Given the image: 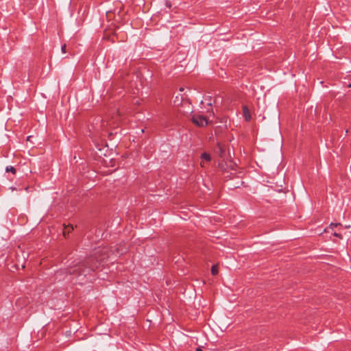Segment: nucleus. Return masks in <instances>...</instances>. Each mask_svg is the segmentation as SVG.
<instances>
[{
    "label": "nucleus",
    "mask_w": 351,
    "mask_h": 351,
    "mask_svg": "<svg viewBox=\"0 0 351 351\" xmlns=\"http://www.w3.org/2000/svg\"><path fill=\"white\" fill-rule=\"evenodd\" d=\"M93 258H89L88 260L83 263H78L75 264L67 269V272L69 274H76L79 277L84 276L86 277L90 274L91 271H93L95 268L97 267V263H93Z\"/></svg>",
    "instance_id": "f257e3e1"
},
{
    "label": "nucleus",
    "mask_w": 351,
    "mask_h": 351,
    "mask_svg": "<svg viewBox=\"0 0 351 351\" xmlns=\"http://www.w3.org/2000/svg\"><path fill=\"white\" fill-rule=\"evenodd\" d=\"M192 122L198 127L206 126L209 122L208 119L202 114H195L191 117Z\"/></svg>",
    "instance_id": "f03ea898"
},
{
    "label": "nucleus",
    "mask_w": 351,
    "mask_h": 351,
    "mask_svg": "<svg viewBox=\"0 0 351 351\" xmlns=\"http://www.w3.org/2000/svg\"><path fill=\"white\" fill-rule=\"evenodd\" d=\"M201 159H202V161L200 162V165L202 167H205L206 165V163L209 162L210 161L211 156L209 154L204 152L201 154Z\"/></svg>",
    "instance_id": "7ed1b4c3"
},
{
    "label": "nucleus",
    "mask_w": 351,
    "mask_h": 351,
    "mask_svg": "<svg viewBox=\"0 0 351 351\" xmlns=\"http://www.w3.org/2000/svg\"><path fill=\"white\" fill-rule=\"evenodd\" d=\"M243 114L245 121H249L251 119V114L248 108L245 106H243Z\"/></svg>",
    "instance_id": "20e7f679"
},
{
    "label": "nucleus",
    "mask_w": 351,
    "mask_h": 351,
    "mask_svg": "<svg viewBox=\"0 0 351 351\" xmlns=\"http://www.w3.org/2000/svg\"><path fill=\"white\" fill-rule=\"evenodd\" d=\"M216 152L220 158H223L225 157V148L222 145L219 143L217 145Z\"/></svg>",
    "instance_id": "39448f33"
},
{
    "label": "nucleus",
    "mask_w": 351,
    "mask_h": 351,
    "mask_svg": "<svg viewBox=\"0 0 351 351\" xmlns=\"http://www.w3.org/2000/svg\"><path fill=\"white\" fill-rule=\"evenodd\" d=\"M73 230V227L71 225V226L69 225L68 226L65 227L64 230L63 231L64 236L66 237V234L69 233V232Z\"/></svg>",
    "instance_id": "423d86ee"
},
{
    "label": "nucleus",
    "mask_w": 351,
    "mask_h": 351,
    "mask_svg": "<svg viewBox=\"0 0 351 351\" xmlns=\"http://www.w3.org/2000/svg\"><path fill=\"white\" fill-rule=\"evenodd\" d=\"M6 172H12L13 174L16 173V169L12 166H8L5 168Z\"/></svg>",
    "instance_id": "0eeeda50"
},
{
    "label": "nucleus",
    "mask_w": 351,
    "mask_h": 351,
    "mask_svg": "<svg viewBox=\"0 0 351 351\" xmlns=\"http://www.w3.org/2000/svg\"><path fill=\"white\" fill-rule=\"evenodd\" d=\"M211 274L213 276H215L218 274V268L217 265H213L211 267Z\"/></svg>",
    "instance_id": "6e6552de"
},
{
    "label": "nucleus",
    "mask_w": 351,
    "mask_h": 351,
    "mask_svg": "<svg viewBox=\"0 0 351 351\" xmlns=\"http://www.w3.org/2000/svg\"><path fill=\"white\" fill-rule=\"evenodd\" d=\"M66 45H62V47H61V51H62V52L63 53H66Z\"/></svg>",
    "instance_id": "1a4fd4ad"
},
{
    "label": "nucleus",
    "mask_w": 351,
    "mask_h": 351,
    "mask_svg": "<svg viewBox=\"0 0 351 351\" xmlns=\"http://www.w3.org/2000/svg\"><path fill=\"white\" fill-rule=\"evenodd\" d=\"M333 235L337 237L341 238V235L340 234L337 233V232H334Z\"/></svg>",
    "instance_id": "9d476101"
},
{
    "label": "nucleus",
    "mask_w": 351,
    "mask_h": 351,
    "mask_svg": "<svg viewBox=\"0 0 351 351\" xmlns=\"http://www.w3.org/2000/svg\"><path fill=\"white\" fill-rule=\"evenodd\" d=\"M339 225H340V224H339V223H331V224H330V226H335V227H336V226H339Z\"/></svg>",
    "instance_id": "9b49d317"
},
{
    "label": "nucleus",
    "mask_w": 351,
    "mask_h": 351,
    "mask_svg": "<svg viewBox=\"0 0 351 351\" xmlns=\"http://www.w3.org/2000/svg\"><path fill=\"white\" fill-rule=\"evenodd\" d=\"M195 350L196 351H203V350L200 347L197 348Z\"/></svg>",
    "instance_id": "f8f14e48"
},
{
    "label": "nucleus",
    "mask_w": 351,
    "mask_h": 351,
    "mask_svg": "<svg viewBox=\"0 0 351 351\" xmlns=\"http://www.w3.org/2000/svg\"><path fill=\"white\" fill-rule=\"evenodd\" d=\"M184 90V88L181 87L180 88V91H183Z\"/></svg>",
    "instance_id": "ddd939ff"
},
{
    "label": "nucleus",
    "mask_w": 351,
    "mask_h": 351,
    "mask_svg": "<svg viewBox=\"0 0 351 351\" xmlns=\"http://www.w3.org/2000/svg\"><path fill=\"white\" fill-rule=\"evenodd\" d=\"M348 87L351 88V83L349 84Z\"/></svg>",
    "instance_id": "4468645a"
}]
</instances>
